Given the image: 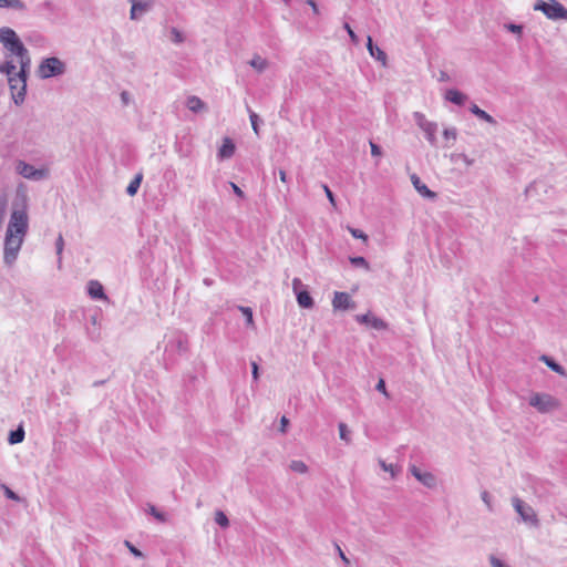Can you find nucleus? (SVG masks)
Masks as SVG:
<instances>
[{
	"mask_svg": "<svg viewBox=\"0 0 567 567\" xmlns=\"http://www.w3.org/2000/svg\"><path fill=\"white\" fill-rule=\"evenodd\" d=\"M417 124L421 127V130L425 133L429 142L434 143L437 125L433 122H429L422 114L417 115Z\"/></svg>",
	"mask_w": 567,
	"mask_h": 567,
	"instance_id": "obj_8",
	"label": "nucleus"
},
{
	"mask_svg": "<svg viewBox=\"0 0 567 567\" xmlns=\"http://www.w3.org/2000/svg\"><path fill=\"white\" fill-rule=\"evenodd\" d=\"M411 179H412V183H413V185H414L415 189H416L421 195H423V196H425V197H430V198L435 197V193H433L432 190H430V189L426 187V185H425V184H423V183L421 182V179H420L416 175H413V176L411 177Z\"/></svg>",
	"mask_w": 567,
	"mask_h": 567,
	"instance_id": "obj_16",
	"label": "nucleus"
},
{
	"mask_svg": "<svg viewBox=\"0 0 567 567\" xmlns=\"http://www.w3.org/2000/svg\"><path fill=\"white\" fill-rule=\"evenodd\" d=\"M382 467H383L385 471H391V473L393 474L392 465L386 466L384 463H382Z\"/></svg>",
	"mask_w": 567,
	"mask_h": 567,
	"instance_id": "obj_52",
	"label": "nucleus"
},
{
	"mask_svg": "<svg viewBox=\"0 0 567 567\" xmlns=\"http://www.w3.org/2000/svg\"><path fill=\"white\" fill-rule=\"evenodd\" d=\"M132 8H131V19H136L138 14L147 11L152 4L154 3V0H131Z\"/></svg>",
	"mask_w": 567,
	"mask_h": 567,
	"instance_id": "obj_11",
	"label": "nucleus"
},
{
	"mask_svg": "<svg viewBox=\"0 0 567 567\" xmlns=\"http://www.w3.org/2000/svg\"><path fill=\"white\" fill-rule=\"evenodd\" d=\"M372 56L375 58L377 60L381 61L382 64H385L386 54L380 48L377 47L374 49V55H372Z\"/></svg>",
	"mask_w": 567,
	"mask_h": 567,
	"instance_id": "obj_35",
	"label": "nucleus"
},
{
	"mask_svg": "<svg viewBox=\"0 0 567 567\" xmlns=\"http://www.w3.org/2000/svg\"><path fill=\"white\" fill-rule=\"evenodd\" d=\"M251 369H252V377L254 379H258V364L256 362H252L251 363Z\"/></svg>",
	"mask_w": 567,
	"mask_h": 567,
	"instance_id": "obj_48",
	"label": "nucleus"
},
{
	"mask_svg": "<svg viewBox=\"0 0 567 567\" xmlns=\"http://www.w3.org/2000/svg\"><path fill=\"white\" fill-rule=\"evenodd\" d=\"M339 433H340L341 440H343L346 442L350 441L349 432H348L347 425L344 423L339 424Z\"/></svg>",
	"mask_w": 567,
	"mask_h": 567,
	"instance_id": "obj_33",
	"label": "nucleus"
},
{
	"mask_svg": "<svg viewBox=\"0 0 567 567\" xmlns=\"http://www.w3.org/2000/svg\"><path fill=\"white\" fill-rule=\"evenodd\" d=\"M332 306L334 309L346 310L352 307V301L347 292H336L332 300Z\"/></svg>",
	"mask_w": 567,
	"mask_h": 567,
	"instance_id": "obj_12",
	"label": "nucleus"
},
{
	"mask_svg": "<svg viewBox=\"0 0 567 567\" xmlns=\"http://www.w3.org/2000/svg\"><path fill=\"white\" fill-rule=\"evenodd\" d=\"M347 229L354 238L362 239L364 243L368 241V236L362 230L352 228L350 226H348Z\"/></svg>",
	"mask_w": 567,
	"mask_h": 567,
	"instance_id": "obj_29",
	"label": "nucleus"
},
{
	"mask_svg": "<svg viewBox=\"0 0 567 567\" xmlns=\"http://www.w3.org/2000/svg\"><path fill=\"white\" fill-rule=\"evenodd\" d=\"M24 439V431L22 429H18L17 431H12L10 433L9 441L11 444L20 443Z\"/></svg>",
	"mask_w": 567,
	"mask_h": 567,
	"instance_id": "obj_24",
	"label": "nucleus"
},
{
	"mask_svg": "<svg viewBox=\"0 0 567 567\" xmlns=\"http://www.w3.org/2000/svg\"><path fill=\"white\" fill-rule=\"evenodd\" d=\"M19 173L25 178L39 179L45 176L44 169H35L32 165L20 162L18 165Z\"/></svg>",
	"mask_w": 567,
	"mask_h": 567,
	"instance_id": "obj_9",
	"label": "nucleus"
},
{
	"mask_svg": "<svg viewBox=\"0 0 567 567\" xmlns=\"http://www.w3.org/2000/svg\"><path fill=\"white\" fill-rule=\"evenodd\" d=\"M39 75L48 79L64 72V64L58 58H48L39 65Z\"/></svg>",
	"mask_w": 567,
	"mask_h": 567,
	"instance_id": "obj_6",
	"label": "nucleus"
},
{
	"mask_svg": "<svg viewBox=\"0 0 567 567\" xmlns=\"http://www.w3.org/2000/svg\"><path fill=\"white\" fill-rule=\"evenodd\" d=\"M0 8H12L23 10L25 8L21 0H0Z\"/></svg>",
	"mask_w": 567,
	"mask_h": 567,
	"instance_id": "obj_21",
	"label": "nucleus"
},
{
	"mask_svg": "<svg viewBox=\"0 0 567 567\" xmlns=\"http://www.w3.org/2000/svg\"><path fill=\"white\" fill-rule=\"evenodd\" d=\"M344 29L347 30V32H348V34H349V37H350L351 41H352L353 43H358V42H359V40H358V35L354 33V31L352 30V28L350 27V24H349V23H344Z\"/></svg>",
	"mask_w": 567,
	"mask_h": 567,
	"instance_id": "obj_37",
	"label": "nucleus"
},
{
	"mask_svg": "<svg viewBox=\"0 0 567 567\" xmlns=\"http://www.w3.org/2000/svg\"><path fill=\"white\" fill-rule=\"evenodd\" d=\"M377 390L380 391L382 394H384L386 398H389V393L385 389V382L383 379H380L379 382L377 383Z\"/></svg>",
	"mask_w": 567,
	"mask_h": 567,
	"instance_id": "obj_38",
	"label": "nucleus"
},
{
	"mask_svg": "<svg viewBox=\"0 0 567 567\" xmlns=\"http://www.w3.org/2000/svg\"><path fill=\"white\" fill-rule=\"evenodd\" d=\"M299 284H300V281H299L298 279H295V280H293V287H296V286H297V285H299Z\"/></svg>",
	"mask_w": 567,
	"mask_h": 567,
	"instance_id": "obj_53",
	"label": "nucleus"
},
{
	"mask_svg": "<svg viewBox=\"0 0 567 567\" xmlns=\"http://www.w3.org/2000/svg\"><path fill=\"white\" fill-rule=\"evenodd\" d=\"M297 301L302 308H311L313 306V300L309 292L306 290L297 293Z\"/></svg>",
	"mask_w": 567,
	"mask_h": 567,
	"instance_id": "obj_18",
	"label": "nucleus"
},
{
	"mask_svg": "<svg viewBox=\"0 0 567 567\" xmlns=\"http://www.w3.org/2000/svg\"><path fill=\"white\" fill-rule=\"evenodd\" d=\"M4 494L10 499L19 501V496L7 486H4Z\"/></svg>",
	"mask_w": 567,
	"mask_h": 567,
	"instance_id": "obj_41",
	"label": "nucleus"
},
{
	"mask_svg": "<svg viewBox=\"0 0 567 567\" xmlns=\"http://www.w3.org/2000/svg\"><path fill=\"white\" fill-rule=\"evenodd\" d=\"M367 47H368V50L370 52L371 55H374V49L377 48L375 45H373L372 43V38L369 35L368 37V43H367Z\"/></svg>",
	"mask_w": 567,
	"mask_h": 567,
	"instance_id": "obj_45",
	"label": "nucleus"
},
{
	"mask_svg": "<svg viewBox=\"0 0 567 567\" xmlns=\"http://www.w3.org/2000/svg\"><path fill=\"white\" fill-rule=\"evenodd\" d=\"M411 473L425 486L432 487L435 485V477L431 473H422L414 465L411 467Z\"/></svg>",
	"mask_w": 567,
	"mask_h": 567,
	"instance_id": "obj_14",
	"label": "nucleus"
},
{
	"mask_svg": "<svg viewBox=\"0 0 567 567\" xmlns=\"http://www.w3.org/2000/svg\"><path fill=\"white\" fill-rule=\"evenodd\" d=\"M350 262L354 266L363 267L367 270L370 269L368 261L363 257H351Z\"/></svg>",
	"mask_w": 567,
	"mask_h": 567,
	"instance_id": "obj_31",
	"label": "nucleus"
},
{
	"mask_svg": "<svg viewBox=\"0 0 567 567\" xmlns=\"http://www.w3.org/2000/svg\"><path fill=\"white\" fill-rule=\"evenodd\" d=\"M87 292L93 299H107L103 286L97 280H91L87 285Z\"/></svg>",
	"mask_w": 567,
	"mask_h": 567,
	"instance_id": "obj_13",
	"label": "nucleus"
},
{
	"mask_svg": "<svg viewBox=\"0 0 567 567\" xmlns=\"http://www.w3.org/2000/svg\"><path fill=\"white\" fill-rule=\"evenodd\" d=\"M471 112L474 115H476L478 118H481L489 124H495V120L488 113H486L484 110H481L476 104H473L471 106Z\"/></svg>",
	"mask_w": 567,
	"mask_h": 567,
	"instance_id": "obj_20",
	"label": "nucleus"
},
{
	"mask_svg": "<svg viewBox=\"0 0 567 567\" xmlns=\"http://www.w3.org/2000/svg\"><path fill=\"white\" fill-rule=\"evenodd\" d=\"M279 178L282 183H286L287 182V174L285 171L280 169L279 171Z\"/></svg>",
	"mask_w": 567,
	"mask_h": 567,
	"instance_id": "obj_49",
	"label": "nucleus"
},
{
	"mask_svg": "<svg viewBox=\"0 0 567 567\" xmlns=\"http://www.w3.org/2000/svg\"><path fill=\"white\" fill-rule=\"evenodd\" d=\"M122 100H123V102H124L125 104H127V102H128V94H127L126 92H123V93H122Z\"/></svg>",
	"mask_w": 567,
	"mask_h": 567,
	"instance_id": "obj_51",
	"label": "nucleus"
},
{
	"mask_svg": "<svg viewBox=\"0 0 567 567\" xmlns=\"http://www.w3.org/2000/svg\"><path fill=\"white\" fill-rule=\"evenodd\" d=\"M482 499L483 502L486 504V506L491 509V499H489V495L487 492H483L482 493Z\"/></svg>",
	"mask_w": 567,
	"mask_h": 567,
	"instance_id": "obj_46",
	"label": "nucleus"
},
{
	"mask_svg": "<svg viewBox=\"0 0 567 567\" xmlns=\"http://www.w3.org/2000/svg\"><path fill=\"white\" fill-rule=\"evenodd\" d=\"M125 546L128 548V550L135 556V557H143V553L137 549L135 546H133L128 540L125 542Z\"/></svg>",
	"mask_w": 567,
	"mask_h": 567,
	"instance_id": "obj_36",
	"label": "nucleus"
},
{
	"mask_svg": "<svg viewBox=\"0 0 567 567\" xmlns=\"http://www.w3.org/2000/svg\"><path fill=\"white\" fill-rule=\"evenodd\" d=\"M357 320L361 323H364V324H368L370 327H372L373 329H377V330H385L388 328V324L386 322H384L382 319L371 315V313H365V315H362V316H358L357 317Z\"/></svg>",
	"mask_w": 567,
	"mask_h": 567,
	"instance_id": "obj_10",
	"label": "nucleus"
},
{
	"mask_svg": "<svg viewBox=\"0 0 567 567\" xmlns=\"http://www.w3.org/2000/svg\"><path fill=\"white\" fill-rule=\"evenodd\" d=\"M290 468L297 473H306L307 465L302 461H292L290 464Z\"/></svg>",
	"mask_w": 567,
	"mask_h": 567,
	"instance_id": "obj_27",
	"label": "nucleus"
},
{
	"mask_svg": "<svg viewBox=\"0 0 567 567\" xmlns=\"http://www.w3.org/2000/svg\"><path fill=\"white\" fill-rule=\"evenodd\" d=\"M142 182V175H136L133 181L128 184L126 192L128 195L134 196L141 185Z\"/></svg>",
	"mask_w": 567,
	"mask_h": 567,
	"instance_id": "obj_22",
	"label": "nucleus"
},
{
	"mask_svg": "<svg viewBox=\"0 0 567 567\" xmlns=\"http://www.w3.org/2000/svg\"><path fill=\"white\" fill-rule=\"evenodd\" d=\"M18 66L12 61H7L0 66V71L6 73L8 76V83L10 86L11 95L16 104L23 102L27 91V72L30 63L24 65V61H18Z\"/></svg>",
	"mask_w": 567,
	"mask_h": 567,
	"instance_id": "obj_2",
	"label": "nucleus"
},
{
	"mask_svg": "<svg viewBox=\"0 0 567 567\" xmlns=\"http://www.w3.org/2000/svg\"><path fill=\"white\" fill-rule=\"evenodd\" d=\"M249 117H250V122H251V127H252L254 132L258 135L259 134L258 115L255 112L250 111Z\"/></svg>",
	"mask_w": 567,
	"mask_h": 567,
	"instance_id": "obj_34",
	"label": "nucleus"
},
{
	"mask_svg": "<svg viewBox=\"0 0 567 567\" xmlns=\"http://www.w3.org/2000/svg\"><path fill=\"white\" fill-rule=\"evenodd\" d=\"M173 41L176 43L183 42L182 33L177 29L172 30Z\"/></svg>",
	"mask_w": 567,
	"mask_h": 567,
	"instance_id": "obj_40",
	"label": "nucleus"
},
{
	"mask_svg": "<svg viewBox=\"0 0 567 567\" xmlns=\"http://www.w3.org/2000/svg\"><path fill=\"white\" fill-rule=\"evenodd\" d=\"M28 228V216L24 210H14L11 215L4 240L3 259L8 265H12L17 259L18 252L23 243V237Z\"/></svg>",
	"mask_w": 567,
	"mask_h": 567,
	"instance_id": "obj_1",
	"label": "nucleus"
},
{
	"mask_svg": "<svg viewBox=\"0 0 567 567\" xmlns=\"http://www.w3.org/2000/svg\"><path fill=\"white\" fill-rule=\"evenodd\" d=\"M338 550H339V554H340L341 559H342L344 563L349 564V559H348V557L344 555V553L341 550V548H340V547H338Z\"/></svg>",
	"mask_w": 567,
	"mask_h": 567,
	"instance_id": "obj_50",
	"label": "nucleus"
},
{
	"mask_svg": "<svg viewBox=\"0 0 567 567\" xmlns=\"http://www.w3.org/2000/svg\"><path fill=\"white\" fill-rule=\"evenodd\" d=\"M306 2L311 7L315 14H319V8L315 0H306Z\"/></svg>",
	"mask_w": 567,
	"mask_h": 567,
	"instance_id": "obj_44",
	"label": "nucleus"
},
{
	"mask_svg": "<svg viewBox=\"0 0 567 567\" xmlns=\"http://www.w3.org/2000/svg\"><path fill=\"white\" fill-rule=\"evenodd\" d=\"M0 43L10 51L11 54L18 58V61H24V65L30 63L28 50L20 41L19 37L11 28L3 27L0 29Z\"/></svg>",
	"mask_w": 567,
	"mask_h": 567,
	"instance_id": "obj_3",
	"label": "nucleus"
},
{
	"mask_svg": "<svg viewBox=\"0 0 567 567\" xmlns=\"http://www.w3.org/2000/svg\"><path fill=\"white\" fill-rule=\"evenodd\" d=\"M542 361H544L546 363V365L548 368H550L553 371H555L559 374H565L564 369L558 363L554 362L550 358L543 355Z\"/></svg>",
	"mask_w": 567,
	"mask_h": 567,
	"instance_id": "obj_23",
	"label": "nucleus"
},
{
	"mask_svg": "<svg viewBox=\"0 0 567 567\" xmlns=\"http://www.w3.org/2000/svg\"><path fill=\"white\" fill-rule=\"evenodd\" d=\"M215 522L221 527H227L229 525L227 516L221 511L216 512Z\"/></svg>",
	"mask_w": 567,
	"mask_h": 567,
	"instance_id": "obj_28",
	"label": "nucleus"
},
{
	"mask_svg": "<svg viewBox=\"0 0 567 567\" xmlns=\"http://www.w3.org/2000/svg\"><path fill=\"white\" fill-rule=\"evenodd\" d=\"M59 244L62 245V237H59Z\"/></svg>",
	"mask_w": 567,
	"mask_h": 567,
	"instance_id": "obj_54",
	"label": "nucleus"
},
{
	"mask_svg": "<svg viewBox=\"0 0 567 567\" xmlns=\"http://www.w3.org/2000/svg\"><path fill=\"white\" fill-rule=\"evenodd\" d=\"M534 9L542 11L549 19H567V9L557 0H539L535 3Z\"/></svg>",
	"mask_w": 567,
	"mask_h": 567,
	"instance_id": "obj_4",
	"label": "nucleus"
},
{
	"mask_svg": "<svg viewBox=\"0 0 567 567\" xmlns=\"http://www.w3.org/2000/svg\"><path fill=\"white\" fill-rule=\"evenodd\" d=\"M529 404L540 413H547L560 406L559 401L547 393H535L529 399Z\"/></svg>",
	"mask_w": 567,
	"mask_h": 567,
	"instance_id": "obj_5",
	"label": "nucleus"
},
{
	"mask_svg": "<svg viewBox=\"0 0 567 567\" xmlns=\"http://www.w3.org/2000/svg\"><path fill=\"white\" fill-rule=\"evenodd\" d=\"M289 420L286 416H282L280 420V431L286 432Z\"/></svg>",
	"mask_w": 567,
	"mask_h": 567,
	"instance_id": "obj_43",
	"label": "nucleus"
},
{
	"mask_svg": "<svg viewBox=\"0 0 567 567\" xmlns=\"http://www.w3.org/2000/svg\"><path fill=\"white\" fill-rule=\"evenodd\" d=\"M250 65L252 68H255L256 70H258V71H262L267 66V61L265 59H262V58L257 55L254 59H251Z\"/></svg>",
	"mask_w": 567,
	"mask_h": 567,
	"instance_id": "obj_25",
	"label": "nucleus"
},
{
	"mask_svg": "<svg viewBox=\"0 0 567 567\" xmlns=\"http://www.w3.org/2000/svg\"><path fill=\"white\" fill-rule=\"evenodd\" d=\"M186 105L193 112H199L205 109V103L197 96H189Z\"/></svg>",
	"mask_w": 567,
	"mask_h": 567,
	"instance_id": "obj_19",
	"label": "nucleus"
},
{
	"mask_svg": "<svg viewBox=\"0 0 567 567\" xmlns=\"http://www.w3.org/2000/svg\"><path fill=\"white\" fill-rule=\"evenodd\" d=\"M443 135L447 142L453 143L456 140V131L454 128L444 130Z\"/></svg>",
	"mask_w": 567,
	"mask_h": 567,
	"instance_id": "obj_32",
	"label": "nucleus"
},
{
	"mask_svg": "<svg viewBox=\"0 0 567 567\" xmlns=\"http://www.w3.org/2000/svg\"><path fill=\"white\" fill-rule=\"evenodd\" d=\"M231 187H233V189H234V192H235V194H236L237 196H239V197H243V196H244L243 190H241V189H240L236 184L231 183Z\"/></svg>",
	"mask_w": 567,
	"mask_h": 567,
	"instance_id": "obj_47",
	"label": "nucleus"
},
{
	"mask_svg": "<svg viewBox=\"0 0 567 567\" xmlns=\"http://www.w3.org/2000/svg\"><path fill=\"white\" fill-rule=\"evenodd\" d=\"M235 153V144L229 137L224 138L223 145L219 148L218 155L220 158H229Z\"/></svg>",
	"mask_w": 567,
	"mask_h": 567,
	"instance_id": "obj_15",
	"label": "nucleus"
},
{
	"mask_svg": "<svg viewBox=\"0 0 567 567\" xmlns=\"http://www.w3.org/2000/svg\"><path fill=\"white\" fill-rule=\"evenodd\" d=\"M148 511H150V514L153 515L158 522H161V523L166 522V515L162 512H158L155 506L150 505Z\"/></svg>",
	"mask_w": 567,
	"mask_h": 567,
	"instance_id": "obj_30",
	"label": "nucleus"
},
{
	"mask_svg": "<svg viewBox=\"0 0 567 567\" xmlns=\"http://www.w3.org/2000/svg\"><path fill=\"white\" fill-rule=\"evenodd\" d=\"M370 147H371V154L373 156H380L381 155V150H380V147L377 144H374L373 142H370Z\"/></svg>",
	"mask_w": 567,
	"mask_h": 567,
	"instance_id": "obj_42",
	"label": "nucleus"
},
{
	"mask_svg": "<svg viewBox=\"0 0 567 567\" xmlns=\"http://www.w3.org/2000/svg\"><path fill=\"white\" fill-rule=\"evenodd\" d=\"M513 506L524 522L536 525L538 523L537 515L530 506H526L518 497L513 498Z\"/></svg>",
	"mask_w": 567,
	"mask_h": 567,
	"instance_id": "obj_7",
	"label": "nucleus"
},
{
	"mask_svg": "<svg viewBox=\"0 0 567 567\" xmlns=\"http://www.w3.org/2000/svg\"><path fill=\"white\" fill-rule=\"evenodd\" d=\"M323 190H324L329 202L331 203V205L336 206V199H334V196H333L332 192L330 190V188L327 185H323Z\"/></svg>",
	"mask_w": 567,
	"mask_h": 567,
	"instance_id": "obj_39",
	"label": "nucleus"
},
{
	"mask_svg": "<svg viewBox=\"0 0 567 567\" xmlns=\"http://www.w3.org/2000/svg\"><path fill=\"white\" fill-rule=\"evenodd\" d=\"M239 310L245 316L247 324L254 328L252 310L249 307H239Z\"/></svg>",
	"mask_w": 567,
	"mask_h": 567,
	"instance_id": "obj_26",
	"label": "nucleus"
},
{
	"mask_svg": "<svg viewBox=\"0 0 567 567\" xmlns=\"http://www.w3.org/2000/svg\"><path fill=\"white\" fill-rule=\"evenodd\" d=\"M445 97L447 101L457 105H463L466 101V95L457 90H449Z\"/></svg>",
	"mask_w": 567,
	"mask_h": 567,
	"instance_id": "obj_17",
	"label": "nucleus"
}]
</instances>
